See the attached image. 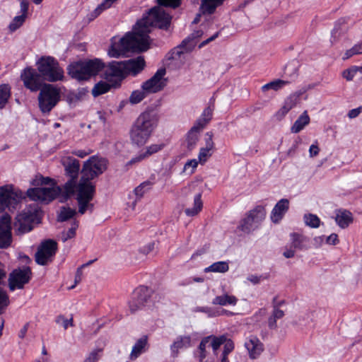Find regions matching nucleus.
Instances as JSON below:
<instances>
[{
	"instance_id": "nucleus-1",
	"label": "nucleus",
	"mask_w": 362,
	"mask_h": 362,
	"mask_svg": "<svg viewBox=\"0 0 362 362\" xmlns=\"http://www.w3.org/2000/svg\"><path fill=\"white\" fill-rule=\"evenodd\" d=\"M171 19L172 17L163 8L159 6L152 8L136 23L132 32L118 40L115 37L112 39L108 55L118 58L129 51L142 52L148 50L152 41L149 33L153 28L168 30Z\"/></svg>"
},
{
	"instance_id": "nucleus-2",
	"label": "nucleus",
	"mask_w": 362,
	"mask_h": 362,
	"mask_svg": "<svg viewBox=\"0 0 362 362\" xmlns=\"http://www.w3.org/2000/svg\"><path fill=\"white\" fill-rule=\"evenodd\" d=\"M107 160L96 156H91L86 160L82 168V176L76 187V201L78 213L84 214L87 211L93 210L94 205L91 203L95 188L91 180L103 173L106 170Z\"/></svg>"
},
{
	"instance_id": "nucleus-3",
	"label": "nucleus",
	"mask_w": 362,
	"mask_h": 362,
	"mask_svg": "<svg viewBox=\"0 0 362 362\" xmlns=\"http://www.w3.org/2000/svg\"><path fill=\"white\" fill-rule=\"evenodd\" d=\"M25 87L31 91L40 90L38 96L39 107L43 113H48L59 100V90L51 84H44L45 80L37 71L26 68L21 75Z\"/></svg>"
},
{
	"instance_id": "nucleus-4",
	"label": "nucleus",
	"mask_w": 362,
	"mask_h": 362,
	"mask_svg": "<svg viewBox=\"0 0 362 362\" xmlns=\"http://www.w3.org/2000/svg\"><path fill=\"white\" fill-rule=\"evenodd\" d=\"M158 116L152 111L141 113L130 130V139L137 146L144 145L151 137L158 124Z\"/></svg>"
},
{
	"instance_id": "nucleus-5",
	"label": "nucleus",
	"mask_w": 362,
	"mask_h": 362,
	"mask_svg": "<svg viewBox=\"0 0 362 362\" xmlns=\"http://www.w3.org/2000/svg\"><path fill=\"white\" fill-rule=\"evenodd\" d=\"M37 181L41 185H49V187L28 189L26 194L31 200L47 204L59 194L61 192L60 188L55 185L51 178L40 177Z\"/></svg>"
},
{
	"instance_id": "nucleus-6",
	"label": "nucleus",
	"mask_w": 362,
	"mask_h": 362,
	"mask_svg": "<svg viewBox=\"0 0 362 362\" xmlns=\"http://www.w3.org/2000/svg\"><path fill=\"white\" fill-rule=\"evenodd\" d=\"M103 64L99 59L78 62L69 65L68 74L78 81L87 80L96 75L103 68Z\"/></svg>"
},
{
	"instance_id": "nucleus-7",
	"label": "nucleus",
	"mask_w": 362,
	"mask_h": 362,
	"mask_svg": "<svg viewBox=\"0 0 362 362\" xmlns=\"http://www.w3.org/2000/svg\"><path fill=\"white\" fill-rule=\"evenodd\" d=\"M37 71L45 81L55 82L64 78V71L52 57H42L37 62Z\"/></svg>"
},
{
	"instance_id": "nucleus-8",
	"label": "nucleus",
	"mask_w": 362,
	"mask_h": 362,
	"mask_svg": "<svg viewBox=\"0 0 362 362\" xmlns=\"http://www.w3.org/2000/svg\"><path fill=\"white\" fill-rule=\"evenodd\" d=\"M62 163L64 167L66 175L71 179L64 185V189L67 196H71L74 194L76 195V179L78 177V172L80 170V163L76 158L71 156H64L62 158Z\"/></svg>"
},
{
	"instance_id": "nucleus-9",
	"label": "nucleus",
	"mask_w": 362,
	"mask_h": 362,
	"mask_svg": "<svg viewBox=\"0 0 362 362\" xmlns=\"http://www.w3.org/2000/svg\"><path fill=\"white\" fill-rule=\"evenodd\" d=\"M38 206L34 205L32 209H25L18 214L13 223V228L16 233L21 235L30 231L33 226L34 221L37 218Z\"/></svg>"
},
{
	"instance_id": "nucleus-10",
	"label": "nucleus",
	"mask_w": 362,
	"mask_h": 362,
	"mask_svg": "<svg viewBox=\"0 0 362 362\" xmlns=\"http://www.w3.org/2000/svg\"><path fill=\"white\" fill-rule=\"evenodd\" d=\"M25 198L23 192L15 190L11 185L0 187V213L6 208L16 209L21 199Z\"/></svg>"
},
{
	"instance_id": "nucleus-11",
	"label": "nucleus",
	"mask_w": 362,
	"mask_h": 362,
	"mask_svg": "<svg viewBox=\"0 0 362 362\" xmlns=\"http://www.w3.org/2000/svg\"><path fill=\"white\" fill-rule=\"evenodd\" d=\"M57 250V243L51 239L41 243L35 253V262L40 265L51 262Z\"/></svg>"
},
{
	"instance_id": "nucleus-12",
	"label": "nucleus",
	"mask_w": 362,
	"mask_h": 362,
	"mask_svg": "<svg viewBox=\"0 0 362 362\" xmlns=\"http://www.w3.org/2000/svg\"><path fill=\"white\" fill-rule=\"evenodd\" d=\"M265 216V209L262 206H256L242 221L240 226V229L245 233L251 232L258 227L259 224L264 219Z\"/></svg>"
},
{
	"instance_id": "nucleus-13",
	"label": "nucleus",
	"mask_w": 362,
	"mask_h": 362,
	"mask_svg": "<svg viewBox=\"0 0 362 362\" xmlns=\"http://www.w3.org/2000/svg\"><path fill=\"white\" fill-rule=\"evenodd\" d=\"M152 295L153 291L146 286H142L136 288L129 303L130 311L135 313L147 305Z\"/></svg>"
},
{
	"instance_id": "nucleus-14",
	"label": "nucleus",
	"mask_w": 362,
	"mask_h": 362,
	"mask_svg": "<svg viewBox=\"0 0 362 362\" xmlns=\"http://www.w3.org/2000/svg\"><path fill=\"white\" fill-rule=\"evenodd\" d=\"M165 69H158L151 78L142 84L141 88L148 94L162 90L166 86L168 82V79L165 78Z\"/></svg>"
},
{
	"instance_id": "nucleus-15",
	"label": "nucleus",
	"mask_w": 362,
	"mask_h": 362,
	"mask_svg": "<svg viewBox=\"0 0 362 362\" xmlns=\"http://www.w3.org/2000/svg\"><path fill=\"white\" fill-rule=\"evenodd\" d=\"M31 269L28 267L14 269L9 275L8 287L11 291L22 289L31 278Z\"/></svg>"
},
{
	"instance_id": "nucleus-16",
	"label": "nucleus",
	"mask_w": 362,
	"mask_h": 362,
	"mask_svg": "<svg viewBox=\"0 0 362 362\" xmlns=\"http://www.w3.org/2000/svg\"><path fill=\"white\" fill-rule=\"evenodd\" d=\"M11 242V217L5 214L0 217V248L8 247Z\"/></svg>"
},
{
	"instance_id": "nucleus-17",
	"label": "nucleus",
	"mask_w": 362,
	"mask_h": 362,
	"mask_svg": "<svg viewBox=\"0 0 362 362\" xmlns=\"http://www.w3.org/2000/svg\"><path fill=\"white\" fill-rule=\"evenodd\" d=\"M124 62H112L107 66L104 75L107 81H112L113 77L117 78H124L126 75Z\"/></svg>"
},
{
	"instance_id": "nucleus-18",
	"label": "nucleus",
	"mask_w": 362,
	"mask_h": 362,
	"mask_svg": "<svg viewBox=\"0 0 362 362\" xmlns=\"http://www.w3.org/2000/svg\"><path fill=\"white\" fill-rule=\"evenodd\" d=\"M249 356L251 359H255L259 356L264 350L263 344L256 337H250L245 342Z\"/></svg>"
},
{
	"instance_id": "nucleus-19",
	"label": "nucleus",
	"mask_w": 362,
	"mask_h": 362,
	"mask_svg": "<svg viewBox=\"0 0 362 362\" xmlns=\"http://www.w3.org/2000/svg\"><path fill=\"white\" fill-rule=\"evenodd\" d=\"M125 64L126 75L136 76L145 67L146 63L143 57L139 56L135 59L124 61Z\"/></svg>"
},
{
	"instance_id": "nucleus-20",
	"label": "nucleus",
	"mask_w": 362,
	"mask_h": 362,
	"mask_svg": "<svg viewBox=\"0 0 362 362\" xmlns=\"http://www.w3.org/2000/svg\"><path fill=\"white\" fill-rule=\"evenodd\" d=\"M288 208L289 201L287 199H281L279 200L274 206L271 214L272 222L275 223H279L287 212Z\"/></svg>"
},
{
	"instance_id": "nucleus-21",
	"label": "nucleus",
	"mask_w": 362,
	"mask_h": 362,
	"mask_svg": "<svg viewBox=\"0 0 362 362\" xmlns=\"http://www.w3.org/2000/svg\"><path fill=\"white\" fill-rule=\"evenodd\" d=\"M350 26L346 18L339 19L334 25L331 35V43H336L349 30Z\"/></svg>"
},
{
	"instance_id": "nucleus-22",
	"label": "nucleus",
	"mask_w": 362,
	"mask_h": 362,
	"mask_svg": "<svg viewBox=\"0 0 362 362\" xmlns=\"http://www.w3.org/2000/svg\"><path fill=\"white\" fill-rule=\"evenodd\" d=\"M353 221V215L349 211L339 209L336 211L335 221L341 228H347Z\"/></svg>"
},
{
	"instance_id": "nucleus-23",
	"label": "nucleus",
	"mask_w": 362,
	"mask_h": 362,
	"mask_svg": "<svg viewBox=\"0 0 362 362\" xmlns=\"http://www.w3.org/2000/svg\"><path fill=\"white\" fill-rule=\"evenodd\" d=\"M290 237L291 247L300 250L308 249L309 238L306 236L298 233H292Z\"/></svg>"
},
{
	"instance_id": "nucleus-24",
	"label": "nucleus",
	"mask_w": 362,
	"mask_h": 362,
	"mask_svg": "<svg viewBox=\"0 0 362 362\" xmlns=\"http://www.w3.org/2000/svg\"><path fill=\"white\" fill-rule=\"evenodd\" d=\"M226 0H202L200 9L204 14H212L217 7L221 6Z\"/></svg>"
},
{
	"instance_id": "nucleus-25",
	"label": "nucleus",
	"mask_w": 362,
	"mask_h": 362,
	"mask_svg": "<svg viewBox=\"0 0 362 362\" xmlns=\"http://www.w3.org/2000/svg\"><path fill=\"white\" fill-rule=\"evenodd\" d=\"M298 101V95H291L288 97L281 108L276 112V116L279 119L283 118L293 107H294Z\"/></svg>"
},
{
	"instance_id": "nucleus-26",
	"label": "nucleus",
	"mask_w": 362,
	"mask_h": 362,
	"mask_svg": "<svg viewBox=\"0 0 362 362\" xmlns=\"http://www.w3.org/2000/svg\"><path fill=\"white\" fill-rule=\"evenodd\" d=\"M214 142L212 140V136L209 135V138L206 141V146L200 149L198 158L199 162L201 164H204L209 158L211 156V151L214 148Z\"/></svg>"
},
{
	"instance_id": "nucleus-27",
	"label": "nucleus",
	"mask_w": 362,
	"mask_h": 362,
	"mask_svg": "<svg viewBox=\"0 0 362 362\" xmlns=\"http://www.w3.org/2000/svg\"><path fill=\"white\" fill-rule=\"evenodd\" d=\"M310 119L308 112L305 110L293 123L291 128V132L297 134L310 123Z\"/></svg>"
},
{
	"instance_id": "nucleus-28",
	"label": "nucleus",
	"mask_w": 362,
	"mask_h": 362,
	"mask_svg": "<svg viewBox=\"0 0 362 362\" xmlns=\"http://www.w3.org/2000/svg\"><path fill=\"white\" fill-rule=\"evenodd\" d=\"M147 345V337L143 336L139 339L132 348V352L129 356L131 360L136 359L141 353L144 351L145 347Z\"/></svg>"
},
{
	"instance_id": "nucleus-29",
	"label": "nucleus",
	"mask_w": 362,
	"mask_h": 362,
	"mask_svg": "<svg viewBox=\"0 0 362 362\" xmlns=\"http://www.w3.org/2000/svg\"><path fill=\"white\" fill-rule=\"evenodd\" d=\"M238 299L235 296L229 295L228 293H224L214 298L212 303L214 305L226 306L228 305H236Z\"/></svg>"
},
{
	"instance_id": "nucleus-30",
	"label": "nucleus",
	"mask_w": 362,
	"mask_h": 362,
	"mask_svg": "<svg viewBox=\"0 0 362 362\" xmlns=\"http://www.w3.org/2000/svg\"><path fill=\"white\" fill-rule=\"evenodd\" d=\"M201 130L202 129L200 128H199L196 125H194L191 128L190 131L188 132L187 136V148L189 150H192L197 144V142L198 141L199 139L198 134Z\"/></svg>"
},
{
	"instance_id": "nucleus-31",
	"label": "nucleus",
	"mask_w": 362,
	"mask_h": 362,
	"mask_svg": "<svg viewBox=\"0 0 362 362\" xmlns=\"http://www.w3.org/2000/svg\"><path fill=\"white\" fill-rule=\"evenodd\" d=\"M190 341L191 339L189 337L185 336L177 337L170 347L174 356L177 354L179 349L189 346Z\"/></svg>"
},
{
	"instance_id": "nucleus-32",
	"label": "nucleus",
	"mask_w": 362,
	"mask_h": 362,
	"mask_svg": "<svg viewBox=\"0 0 362 362\" xmlns=\"http://www.w3.org/2000/svg\"><path fill=\"white\" fill-rule=\"evenodd\" d=\"M202 194H197L194 199V206L192 208H187L185 210L186 215L189 216H194L197 215L202 209L203 203L201 199Z\"/></svg>"
},
{
	"instance_id": "nucleus-33",
	"label": "nucleus",
	"mask_w": 362,
	"mask_h": 362,
	"mask_svg": "<svg viewBox=\"0 0 362 362\" xmlns=\"http://www.w3.org/2000/svg\"><path fill=\"white\" fill-rule=\"evenodd\" d=\"M229 269L228 263L225 261H221L213 263L209 267L204 269L205 272H219L225 273Z\"/></svg>"
},
{
	"instance_id": "nucleus-34",
	"label": "nucleus",
	"mask_w": 362,
	"mask_h": 362,
	"mask_svg": "<svg viewBox=\"0 0 362 362\" xmlns=\"http://www.w3.org/2000/svg\"><path fill=\"white\" fill-rule=\"evenodd\" d=\"M212 112L213 110L210 107L205 108L202 116L197 120L194 125L202 129L211 119Z\"/></svg>"
},
{
	"instance_id": "nucleus-35",
	"label": "nucleus",
	"mask_w": 362,
	"mask_h": 362,
	"mask_svg": "<svg viewBox=\"0 0 362 362\" xmlns=\"http://www.w3.org/2000/svg\"><path fill=\"white\" fill-rule=\"evenodd\" d=\"M359 54H362V40L355 44L351 48L347 49L344 52L342 59L345 61L355 55Z\"/></svg>"
},
{
	"instance_id": "nucleus-36",
	"label": "nucleus",
	"mask_w": 362,
	"mask_h": 362,
	"mask_svg": "<svg viewBox=\"0 0 362 362\" xmlns=\"http://www.w3.org/2000/svg\"><path fill=\"white\" fill-rule=\"evenodd\" d=\"M288 83V81L277 79L271 81L262 87V91L265 92L270 89L278 90Z\"/></svg>"
},
{
	"instance_id": "nucleus-37",
	"label": "nucleus",
	"mask_w": 362,
	"mask_h": 362,
	"mask_svg": "<svg viewBox=\"0 0 362 362\" xmlns=\"http://www.w3.org/2000/svg\"><path fill=\"white\" fill-rule=\"evenodd\" d=\"M110 88L111 86L109 83L105 81H100L94 86L92 89V94L94 97H97L109 91Z\"/></svg>"
},
{
	"instance_id": "nucleus-38",
	"label": "nucleus",
	"mask_w": 362,
	"mask_h": 362,
	"mask_svg": "<svg viewBox=\"0 0 362 362\" xmlns=\"http://www.w3.org/2000/svg\"><path fill=\"white\" fill-rule=\"evenodd\" d=\"M198 36H199V32H197V33H193L192 37H189L185 39L180 44V45L176 48V54L180 56L181 54L184 53L185 52H188V51L191 50L192 46L188 47V43H189L191 42L192 38H194V37H196Z\"/></svg>"
},
{
	"instance_id": "nucleus-39",
	"label": "nucleus",
	"mask_w": 362,
	"mask_h": 362,
	"mask_svg": "<svg viewBox=\"0 0 362 362\" xmlns=\"http://www.w3.org/2000/svg\"><path fill=\"white\" fill-rule=\"evenodd\" d=\"M303 219H304V222H305V225L310 228H317L320 225V218L317 217V216H316L315 214H305Z\"/></svg>"
},
{
	"instance_id": "nucleus-40",
	"label": "nucleus",
	"mask_w": 362,
	"mask_h": 362,
	"mask_svg": "<svg viewBox=\"0 0 362 362\" xmlns=\"http://www.w3.org/2000/svg\"><path fill=\"white\" fill-rule=\"evenodd\" d=\"M284 312L277 307H274L272 315L268 320V325L270 328L276 327V320L284 317Z\"/></svg>"
},
{
	"instance_id": "nucleus-41",
	"label": "nucleus",
	"mask_w": 362,
	"mask_h": 362,
	"mask_svg": "<svg viewBox=\"0 0 362 362\" xmlns=\"http://www.w3.org/2000/svg\"><path fill=\"white\" fill-rule=\"evenodd\" d=\"M361 71L362 68H357V66H352L344 70L341 73V76L347 81H351L354 79V78L358 74V71Z\"/></svg>"
},
{
	"instance_id": "nucleus-42",
	"label": "nucleus",
	"mask_w": 362,
	"mask_h": 362,
	"mask_svg": "<svg viewBox=\"0 0 362 362\" xmlns=\"http://www.w3.org/2000/svg\"><path fill=\"white\" fill-rule=\"evenodd\" d=\"M148 94L142 88L141 90H134L129 97V102L132 104H137L145 98Z\"/></svg>"
},
{
	"instance_id": "nucleus-43",
	"label": "nucleus",
	"mask_w": 362,
	"mask_h": 362,
	"mask_svg": "<svg viewBox=\"0 0 362 362\" xmlns=\"http://www.w3.org/2000/svg\"><path fill=\"white\" fill-rule=\"evenodd\" d=\"M76 214V211L75 209H72L69 207L63 206L61 208L60 213L58 216V221H65L72 218Z\"/></svg>"
},
{
	"instance_id": "nucleus-44",
	"label": "nucleus",
	"mask_w": 362,
	"mask_h": 362,
	"mask_svg": "<svg viewBox=\"0 0 362 362\" xmlns=\"http://www.w3.org/2000/svg\"><path fill=\"white\" fill-rule=\"evenodd\" d=\"M117 0H103L101 4H100L97 8L92 13V16L96 18L103 11L111 7L112 4L115 2Z\"/></svg>"
},
{
	"instance_id": "nucleus-45",
	"label": "nucleus",
	"mask_w": 362,
	"mask_h": 362,
	"mask_svg": "<svg viewBox=\"0 0 362 362\" xmlns=\"http://www.w3.org/2000/svg\"><path fill=\"white\" fill-rule=\"evenodd\" d=\"M10 97V88L8 85L0 86V108H2Z\"/></svg>"
},
{
	"instance_id": "nucleus-46",
	"label": "nucleus",
	"mask_w": 362,
	"mask_h": 362,
	"mask_svg": "<svg viewBox=\"0 0 362 362\" xmlns=\"http://www.w3.org/2000/svg\"><path fill=\"white\" fill-rule=\"evenodd\" d=\"M165 146L163 143L153 144L146 147V151L143 152L146 158L158 153L161 151Z\"/></svg>"
},
{
	"instance_id": "nucleus-47",
	"label": "nucleus",
	"mask_w": 362,
	"mask_h": 362,
	"mask_svg": "<svg viewBox=\"0 0 362 362\" xmlns=\"http://www.w3.org/2000/svg\"><path fill=\"white\" fill-rule=\"evenodd\" d=\"M151 185V184L150 182H144L135 188L134 194L136 196L137 199H141L144 196V194L150 189Z\"/></svg>"
},
{
	"instance_id": "nucleus-48",
	"label": "nucleus",
	"mask_w": 362,
	"mask_h": 362,
	"mask_svg": "<svg viewBox=\"0 0 362 362\" xmlns=\"http://www.w3.org/2000/svg\"><path fill=\"white\" fill-rule=\"evenodd\" d=\"M9 303L8 294L4 289L0 288V315L4 312Z\"/></svg>"
},
{
	"instance_id": "nucleus-49",
	"label": "nucleus",
	"mask_w": 362,
	"mask_h": 362,
	"mask_svg": "<svg viewBox=\"0 0 362 362\" xmlns=\"http://www.w3.org/2000/svg\"><path fill=\"white\" fill-rule=\"evenodd\" d=\"M78 225L76 221H74L72 223L71 227L66 232H63L61 235L62 240L64 243L69 239L74 238L76 235V230L78 228Z\"/></svg>"
},
{
	"instance_id": "nucleus-50",
	"label": "nucleus",
	"mask_w": 362,
	"mask_h": 362,
	"mask_svg": "<svg viewBox=\"0 0 362 362\" xmlns=\"http://www.w3.org/2000/svg\"><path fill=\"white\" fill-rule=\"evenodd\" d=\"M226 341V337L225 336H221L219 337H215L211 336V339L209 342V346H211L214 351H217L221 345Z\"/></svg>"
},
{
	"instance_id": "nucleus-51",
	"label": "nucleus",
	"mask_w": 362,
	"mask_h": 362,
	"mask_svg": "<svg viewBox=\"0 0 362 362\" xmlns=\"http://www.w3.org/2000/svg\"><path fill=\"white\" fill-rule=\"evenodd\" d=\"M25 16L24 15L16 16L9 25L10 30L11 32L16 30L18 28H20L23 25V23L25 21Z\"/></svg>"
},
{
	"instance_id": "nucleus-52",
	"label": "nucleus",
	"mask_w": 362,
	"mask_h": 362,
	"mask_svg": "<svg viewBox=\"0 0 362 362\" xmlns=\"http://www.w3.org/2000/svg\"><path fill=\"white\" fill-rule=\"evenodd\" d=\"M211 339V336L206 337L204 338L202 340V341L199 346V349L200 351V355H199L200 361H202V360L206 357L205 349L206 347L209 346V342H210Z\"/></svg>"
},
{
	"instance_id": "nucleus-53",
	"label": "nucleus",
	"mask_w": 362,
	"mask_h": 362,
	"mask_svg": "<svg viewBox=\"0 0 362 362\" xmlns=\"http://www.w3.org/2000/svg\"><path fill=\"white\" fill-rule=\"evenodd\" d=\"M313 313H308L299 319V325L303 327H310L313 323Z\"/></svg>"
},
{
	"instance_id": "nucleus-54",
	"label": "nucleus",
	"mask_w": 362,
	"mask_h": 362,
	"mask_svg": "<svg viewBox=\"0 0 362 362\" xmlns=\"http://www.w3.org/2000/svg\"><path fill=\"white\" fill-rule=\"evenodd\" d=\"M160 6L176 8L181 4V0H156Z\"/></svg>"
},
{
	"instance_id": "nucleus-55",
	"label": "nucleus",
	"mask_w": 362,
	"mask_h": 362,
	"mask_svg": "<svg viewBox=\"0 0 362 362\" xmlns=\"http://www.w3.org/2000/svg\"><path fill=\"white\" fill-rule=\"evenodd\" d=\"M102 353L101 349H97L91 351L84 362H97L100 358Z\"/></svg>"
},
{
	"instance_id": "nucleus-56",
	"label": "nucleus",
	"mask_w": 362,
	"mask_h": 362,
	"mask_svg": "<svg viewBox=\"0 0 362 362\" xmlns=\"http://www.w3.org/2000/svg\"><path fill=\"white\" fill-rule=\"evenodd\" d=\"M56 322L57 324H61L64 327L65 329L68 328L69 326L73 327V318L70 319L65 318L63 315H59L56 319Z\"/></svg>"
},
{
	"instance_id": "nucleus-57",
	"label": "nucleus",
	"mask_w": 362,
	"mask_h": 362,
	"mask_svg": "<svg viewBox=\"0 0 362 362\" xmlns=\"http://www.w3.org/2000/svg\"><path fill=\"white\" fill-rule=\"evenodd\" d=\"M155 245H156V244L154 242L148 243V244H146L144 246H143L142 247H141L139 250V252L142 254L148 255L154 250Z\"/></svg>"
},
{
	"instance_id": "nucleus-58",
	"label": "nucleus",
	"mask_w": 362,
	"mask_h": 362,
	"mask_svg": "<svg viewBox=\"0 0 362 362\" xmlns=\"http://www.w3.org/2000/svg\"><path fill=\"white\" fill-rule=\"evenodd\" d=\"M197 165H198L197 160L192 159L185 163V165L184 166V169L186 171L189 170L190 173H192L194 172V169L197 167Z\"/></svg>"
},
{
	"instance_id": "nucleus-59",
	"label": "nucleus",
	"mask_w": 362,
	"mask_h": 362,
	"mask_svg": "<svg viewBox=\"0 0 362 362\" xmlns=\"http://www.w3.org/2000/svg\"><path fill=\"white\" fill-rule=\"evenodd\" d=\"M320 148L317 144V141L313 144L309 148V156L310 158L317 156L319 154Z\"/></svg>"
},
{
	"instance_id": "nucleus-60",
	"label": "nucleus",
	"mask_w": 362,
	"mask_h": 362,
	"mask_svg": "<svg viewBox=\"0 0 362 362\" xmlns=\"http://www.w3.org/2000/svg\"><path fill=\"white\" fill-rule=\"evenodd\" d=\"M234 348V345L232 341L228 340L226 341L225 346H224V351L223 352V356H227V355L233 351Z\"/></svg>"
},
{
	"instance_id": "nucleus-61",
	"label": "nucleus",
	"mask_w": 362,
	"mask_h": 362,
	"mask_svg": "<svg viewBox=\"0 0 362 362\" xmlns=\"http://www.w3.org/2000/svg\"><path fill=\"white\" fill-rule=\"evenodd\" d=\"M326 243L329 245H335L339 243L338 235L336 233H332L327 238Z\"/></svg>"
},
{
	"instance_id": "nucleus-62",
	"label": "nucleus",
	"mask_w": 362,
	"mask_h": 362,
	"mask_svg": "<svg viewBox=\"0 0 362 362\" xmlns=\"http://www.w3.org/2000/svg\"><path fill=\"white\" fill-rule=\"evenodd\" d=\"M146 157L144 155L143 152L139 153V155L136 156L135 157L132 158L128 163H127V165H134V164H136L137 163H139L141 162L142 160L145 159Z\"/></svg>"
},
{
	"instance_id": "nucleus-63",
	"label": "nucleus",
	"mask_w": 362,
	"mask_h": 362,
	"mask_svg": "<svg viewBox=\"0 0 362 362\" xmlns=\"http://www.w3.org/2000/svg\"><path fill=\"white\" fill-rule=\"evenodd\" d=\"M92 153V151L88 150H75L71 152L72 154L79 157V158H84L85 156L90 154Z\"/></svg>"
},
{
	"instance_id": "nucleus-64",
	"label": "nucleus",
	"mask_w": 362,
	"mask_h": 362,
	"mask_svg": "<svg viewBox=\"0 0 362 362\" xmlns=\"http://www.w3.org/2000/svg\"><path fill=\"white\" fill-rule=\"evenodd\" d=\"M283 255L286 258H292L295 255V249L293 247H291V245L289 247H286L285 251L283 253Z\"/></svg>"
}]
</instances>
